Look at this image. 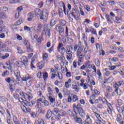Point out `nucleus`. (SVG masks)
I'll return each mask as SVG.
<instances>
[{"mask_svg": "<svg viewBox=\"0 0 124 124\" xmlns=\"http://www.w3.org/2000/svg\"><path fill=\"white\" fill-rule=\"evenodd\" d=\"M37 76L38 78H42V73L41 72H39L37 73Z\"/></svg>", "mask_w": 124, "mask_h": 124, "instance_id": "nucleus-64", "label": "nucleus"}, {"mask_svg": "<svg viewBox=\"0 0 124 124\" xmlns=\"http://www.w3.org/2000/svg\"><path fill=\"white\" fill-rule=\"evenodd\" d=\"M23 10V7L20 6L17 8V11H16V15H19L20 14V13L21 11Z\"/></svg>", "mask_w": 124, "mask_h": 124, "instance_id": "nucleus-42", "label": "nucleus"}, {"mask_svg": "<svg viewBox=\"0 0 124 124\" xmlns=\"http://www.w3.org/2000/svg\"><path fill=\"white\" fill-rule=\"evenodd\" d=\"M24 104L25 106H27L28 107H31L33 105L32 102H29L27 100L24 101Z\"/></svg>", "mask_w": 124, "mask_h": 124, "instance_id": "nucleus-25", "label": "nucleus"}, {"mask_svg": "<svg viewBox=\"0 0 124 124\" xmlns=\"http://www.w3.org/2000/svg\"><path fill=\"white\" fill-rule=\"evenodd\" d=\"M89 85H88V84H87V83H84L83 84H81V85H80V87H82L83 89V90H87L88 88H89Z\"/></svg>", "mask_w": 124, "mask_h": 124, "instance_id": "nucleus-38", "label": "nucleus"}, {"mask_svg": "<svg viewBox=\"0 0 124 124\" xmlns=\"http://www.w3.org/2000/svg\"><path fill=\"white\" fill-rule=\"evenodd\" d=\"M72 90H75V92L78 93L79 92V87L76 85L73 84L72 85Z\"/></svg>", "mask_w": 124, "mask_h": 124, "instance_id": "nucleus-30", "label": "nucleus"}, {"mask_svg": "<svg viewBox=\"0 0 124 124\" xmlns=\"http://www.w3.org/2000/svg\"><path fill=\"white\" fill-rule=\"evenodd\" d=\"M21 109L23 110V112L26 114L31 112V108H27L24 105L21 106Z\"/></svg>", "mask_w": 124, "mask_h": 124, "instance_id": "nucleus-21", "label": "nucleus"}, {"mask_svg": "<svg viewBox=\"0 0 124 124\" xmlns=\"http://www.w3.org/2000/svg\"><path fill=\"white\" fill-rule=\"evenodd\" d=\"M117 48L118 49V51H120V52H121L122 53H124V47H121V46H119Z\"/></svg>", "mask_w": 124, "mask_h": 124, "instance_id": "nucleus-59", "label": "nucleus"}, {"mask_svg": "<svg viewBox=\"0 0 124 124\" xmlns=\"http://www.w3.org/2000/svg\"><path fill=\"white\" fill-rule=\"evenodd\" d=\"M60 4L62 5V6H63V12L65 15H66V8L65 7V5H64V3L62 1L60 2Z\"/></svg>", "mask_w": 124, "mask_h": 124, "instance_id": "nucleus-34", "label": "nucleus"}, {"mask_svg": "<svg viewBox=\"0 0 124 124\" xmlns=\"http://www.w3.org/2000/svg\"><path fill=\"white\" fill-rule=\"evenodd\" d=\"M90 31L92 34H95V35H97V33L96 32V30L93 27H90Z\"/></svg>", "mask_w": 124, "mask_h": 124, "instance_id": "nucleus-28", "label": "nucleus"}, {"mask_svg": "<svg viewBox=\"0 0 124 124\" xmlns=\"http://www.w3.org/2000/svg\"><path fill=\"white\" fill-rule=\"evenodd\" d=\"M47 51L50 54H51V53L54 51V46H52L50 48H48Z\"/></svg>", "mask_w": 124, "mask_h": 124, "instance_id": "nucleus-53", "label": "nucleus"}, {"mask_svg": "<svg viewBox=\"0 0 124 124\" xmlns=\"http://www.w3.org/2000/svg\"><path fill=\"white\" fill-rule=\"evenodd\" d=\"M84 49V46H82L81 42H79L78 45H75L74 47V51L76 52V56L79 60H83L84 55L81 54Z\"/></svg>", "mask_w": 124, "mask_h": 124, "instance_id": "nucleus-3", "label": "nucleus"}, {"mask_svg": "<svg viewBox=\"0 0 124 124\" xmlns=\"http://www.w3.org/2000/svg\"><path fill=\"white\" fill-rule=\"evenodd\" d=\"M78 100H79V97H78L76 95H73L72 97V101L73 102H77Z\"/></svg>", "mask_w": 124, "mask_h": 124, "instance_id": "nucleus-36", "label": "nucleus"}, {"mask_svg": "<svg viewBox=\"0 0 124 124\" xmlns=\"http://www.w3.org/2000/svg\"><path fill=\"white\" fill-rule=\"evenodd\" d=\"M85 124H93V120L90 117V116L87 115V118L85 121Z\"/></svg>", "mask_w": 124, "mask_h": 124, "instance_id": "nucleus-23", "label": "nucleus"}, {"mask_svg": "<svg viewBox=\"0 0 124 124\" xmlns=\"http://www.w3.org/2000/svg\"><path fill=\"white\" fill-rule=\"evenodd\" d=\"M51 95H52L46 94V96H47V97H48V100H49V101H50V102H51V103H55L56 100L55 99V98L52 97V96H51Z\"/></svg>", "mask_w": 124, "mask_h": 124, "instance_id": "nucleus-24", "label": "nucleus"}, {"mask_svg": "<svg viewBox=\"0 0 124 124\" xmlns=\"http://www.w3.org/2000/svg\"><path fill=\"white\" fill-rule=\"evenodd\" d=\"M36 60V55H34L32 58L31 62V66L33 65V63L35 62Z\"/></svg>", "mask_w": 124, "mask_h": 124, "instance_id": "nucleus-43", "label": "nucleus"}, {"mask_svg": "<svg viewBox=\"0 0 124 124\" xmlns=\"http://www.w3.org/2000/svg\"><path fill=\"white\" fill-rule=\"evenodd\" d=\"M58 14L59 15L60 17H62V16H63V12L62 11V9H59Z\"/></svg>", "mask_w": 124, "mask_h": 124, "instance_id": "nucleus-41", "label": "nucleus"}, {"mask_svg": "<svg viewBox=\"0 0 124 124\" xmlns=\"http://www.w3.org/2000/svg\"><path fill=\"white\" fill-rule=\"evenodd\" d=\"M23 81H28V80H30L28 82H26V85L27 87H30L31 86V84L33 83L34 81V78L29 75H25V77L22 78Z\"/></svg>", "mask_w": 124, "mask_h": 124, "instance_id": "nucleus-4", "label": "nucleus"}, {"mask_svg": "<svg viewBox=\"0 0 124 124\" xmlns=\"http://www.w3.org/2000/svg\"><path fill=\"white\" fill-rule=\"evenodd\" d=\"M107 111L110 116H112V115H113V109L111 108L110 107H108L107 108Z\"/></svg>", "mask_w": 124, "mask_h": 124, "instance_id": "nucleus-40", "label": "nucleus"}, {"mask_svg": "<svg viewBox=\"0 0 124 124\" xmlns=\"http://www.w3.org/2000/svg\"><path fill=\"white\" fill-rule=\"evenodd\" d=\"M23 44L26 46V48L29 50V51H32V49H31V44H30V42H29V41L27 40H25L23 41Z\"/></svg>", "mask_w": 124, "mask_h": 124, "instance_id": "nucleus-13", "label": "nucleus"}, {"mask_svg": "<svg viewBox=\"0 0 124 124\" xmlns=\"http://www.w3.org/2000/svg\"><path fill=\"white\" fill-rule=\"evenodd\" d=\"M6 11H8V8L6 7H3L0 8V18H5L6 14L4 12Z\"/></svg>", "mask_w": 124, "mask_h": 124, "instance_id": "nucleus-8", "label": "nucleus"}, {"mask_svg": "<svg viewBox=\"0 0 124 124\" xmlns=\"http://www.w3.org/2000/svg\"><path fill=\"white\" fill-rule=\"evenodd\" d=\"M63 44L62 43H60L57 47V50L59 53H61V49L63 48Z\"/></svg>", "mask_w": 124, "mask_h": 124, "instance_id": "nucleus-32", "label": "nucleus"}, {"mask_svg": "<svg viewBox=\"0 0 124 124\" xmlns=\"http://www.w3.org/2000/svg\"><path fill=\"white\" fill-rule=\"evenodd\" d=\"M42 103H43L45 106H49V102L45 99V98H44V100L42 101Z\"/></svg>", "mask_w": 124, "mask_h": 124, "instance_id": "nucleus-46", "label": "nucleus"}, {"mask_svg": "<svg viewBox=\"0 0 124 124\" xmlns=\"http://www.w3.org/2000/svg\"><path fill=\"white\" fill-rule=\"evenodd\" d=\"M85 81L87 82L86 84H87V85H88L89 87H91V85L90 84H91V79L86 78Z\"/></svg>", "mask_w": 124, "mask_h": 124, "instance_id": "nucleus-58", "label": "nucleus"}, {"mask_svg": "<svg viewBox=\"0 0 124 124\" xmlns=\"http://www.w3.org/2000/svg\"><path fill=\"white\" fill-rule=\"evenodd\" d=\"M52 2H53V0H46V4L48 6L50 5Z\"/></svg>", "mask_w": 124, "mask_h": 124, "instance_id": "nucleus-61", "label": "nucleus"}, {"mask_svg": "<svg viewBox=\"0 0 124 124\" xmlns=\"http://www.w3.org/2000/svg\"><path fill=\"white\" fill-rule=\"evenodd\" d=\"M20 95L22 97L25 98V99H29V100H31V99L32 98V94L31 92H27V93L20 92Z\"/></svg>", "mask_w": 124, "mask_h": 124, "instance_id": "nucleus-6", "label": "nucleus"}, {"mask_svg": "<svg viewBox=\"0 0 124 124\" xmlns=\"http://www.w3.org/2000/svg\"><path fill=\"white\" fill-rule=\"evenodd\" d=\"M66 114V112L63 110H59V116H64Z\"/></svg>", "mask_w": 124, "mask_h": 124, "instance_id": "nucleus-51", "label": "nucleus"}, {"mask_svg": "<svg viewBox=\"0 0 124 124\" xmlns=\"http://www.w3.org/2000/svg\"><path fill=\"white\" fill-rule=\"evenodd\" d=\"M76 122L78 123V124H82L83 121H82V119L81 118L77 117L76 118Z\"/></svg>", "mask_w": 124, "mask_h": 124, "instance_id": "nucleus-47", "label": "nucleus"}, {"mask_svg": "<svg viewBox=\"0 0 124 124\" xmlns=\"http://www.w3.org/2000/svg\"><path fill=\"white\" fill-rule=\"evenodd\" d=\"M72 81V79L71 78H69L68 79L67 81L65 82V86L66 88V89H69L70 87L71 86V82Z\"/></svg>", "mask_w": 124, "mask_h": 124, "instance_id": "nucleus-20", "label": "nucleus"}, {"mask_svg": "<svg viewBox=\"0 0 124 124\" xmlns=\"http://www.w3.org/2000/svg\"><path fill=\"white\" fill-rule=\"evenodd\" d=\"M43 25L42 23H38L37 29L36 30V32L37 33H40L41 32V30H42V27Z\"/></svg>", "mask_w": 124, "mask_h": 124, "instance_id": "nucleus-17", "label": "nucleus"}, {"mask_svg": "<svg viewBox=\"0 0 124 124\" xmlns=\"http://www.w3.org/2000/svg\"><path fill=\"white\" fill-rule=\"evenodd\" d=\"M102 101L103 103H106L107 105H110V103H109V102H108V101H107V99L105 97L103 98Z\"/></svg>", "mask_w": 124, "mask_h": 124, "instance_id": "nucleus-48", "label": "nucleus"}, {"mask_svg": "<svg viewBox=\"0 0 124 124\" xmlns=\"http://www.w3.org/2000/svg\"><path fill=\"white\" fill-rule=\"evenodd\" d=\"M114 11H115L116 12V13H117V14L119 17H124V11H122V10H121L120 9H115Z\"/></svg>", "mask_w": 124, "mask_h": 124, "instance_id": "nucleus-15", "label": "nucleus"}, {"mask_svg": "<svg viewBox=\"0 0 124 124\" xmlns=\"http://www.w3.org/2000/svg\"><path fill=\"white\" fill-rule=\"evenodd\" d=\"M105 95L106 97H107V98H108V99L111 98V94H110L108 93H105Z\"/></svg>", "mask_w": 124, "mask_h": 124, "instance_id": "nucleus-60", "label": "nucleus"}, {"mask_svg": "<svg viewBox=\"0 0 124 124\" xmlns=\"http://www.w3.org/2000/svg\"><path fill=\"white\" fill-rule=\"evenodd\" d=\"M60 25H61V26H65V25L66 24V21H65L63 19L60 20Z\"/></svg>", "mask_w": 124, "mask_h": 124, "instance_id": "nucleus-49", "label": "nucleus"}, {"mask_svg": "<svg viewBox=\"0 0 124 124\" xmlns=\"http://www.w3.org/2000/svg\"><path fill=\"white\" fill-rule=\"evenodd\" d=\"M37 94L38 95V97H40L39 99H42V98H45V97L43 95H42V93L41 92H37Z\"/></svg>", "mask_w": 124, "mask_h": 124, "instance_id": "nucleus-45", "label": "nucleus"}, {"mask_svg": "<svg viewBox=\"0 0 124 124\" xmlns=\"http://www.w3.org/2000/svg\"><path fill=\"white\" fill-rule=\"evenodd\" d=\"M118 105L119 106H121V105H123V100H122L121 99H118Z\"/></svg>", "mask_w": 124, "mask_h": 124, "instance_id": "nucleus-63", "label": "nucleus"}, {"mask_svg": "<svg viewBox=\"0 0 124 124\" xmlns=\"http://www.w3.org/2000/svg\"><path fill=\"white\" fill-rule=\"evenodd\" d=\"M114 22H115V23H116V24H120V23H121V22H122V19H121V18L117 16L115 17Z\"/></svg>", "mask_w": 124, "mask_h": 124, "instance_id": "nucleus-37", "label": "nucleus"}, {"mask_svg": "<svg viewBox=\"0 0 124 124\" xmlns=\"http://www.w3.org/2000/svg\"><path fill=\"white\" fill-rule=\"evenodd\" d=\"M15 76L16 78V80L17 84H19L20 81L22 79L21 78V74H20V71L16 70L15 71Z\"/></svg>", "mask_w": 124, "mask_h": 124, "instance_id": "nucleus-10", "label": "nucleus"}, {"mask_svg": "<svg viewBox=\"0 0 124 124\" xmlns=\"http://www.w3.org/2000/svg\"><path fill=\"white\" fill-rule=\"evenodd\" d=\"M79 13L80 15H82V16H85V12H84V11H83V9L81 8H79Z\"/></svg>", "mask_w": 124, "mask_h": 124, "instance_id": "nucleus-54", "label": "nucleus"}, {"mask_svg": "<svg viewBox=\"0 0 124 124\" xmlns=\"http://www.w3.org/2000/svg\"><path fill=\"white\" fill-rule=\"evenodd\" d=\"M42 58H43V61H46V62H47V59H48V54L44 53L42 56Z\"/></svg>", "mask_w": 124, "mask_h": 124, "instance_id": "nucleus-39", "label": "nucleus"}, {"mask_svg": "<svg viewBox=\"0 0 124 124\" xmlns=\"http://www.w3.org/2000/svg\"><path fill=\"white\" fill-rule=\"evenodd\" d=\"M80 112H79V115L80 117L82 118H85V112H84V110H83V108H79Z\"/></svg>", "mask_w": 124, "mask_h": 124, "instance_id": "nucleus-31", "label": "nucleus"}, {"mask_svg": "<svg viewBox=\"0 0 124 124\" xmlns=\"http://www.w3.org/2000/svg\"><path fill=\"white\" fill-rule=\"evenodd\" d=\"M106 91L107 92H108V93H111V92H113V88H112L109 86H107L106 87Z\"/></svg>", "mask_w": 124, "mask_h": 124, "instance_id": "nucleus-44", "label": "nucleus"}, {"mask_svg": "<svg viewBox=\"0 0 124 124\" xmlns=\"http://www.w3.org/2000/svg\"><path fill=\"white\" fill-rule=\"evenodd\" d=\"M7 123L8 124H13V122L12 121V120L10 118H8L7 119Z\"/></svg>", "mask_w": 124, "mask_h": 124, "instance_id": "nucleus-57", "label": "nucleus"}, {"mask_svg": "<svg viewBox=\"0 0 124 124\" xmlns=\"http://www.w3.org/2000/svg\"><path fill=\"white\" fill-rule=\"evenodd\" d=\"M2 32H3V29L2 27H1L0 28V38H3L4 37H5L4 33Z\"/></svg>", "mask_w": 124, "mask_h": 124, "instance_id": "nucleus-29", "label": "nucleus"}, {"mask_svg": "<svg viewBox=\"0 0 124 124\" xmlns=\"http://www.w3.org/2000/svg\"><path fill=\"white\" fill-rule=\"evenodd\" d=\"M105 18L107 19V22H108L109 23L112 22V17H111V16H109L107 14H106Z\"/></svg>", "mask_w": 124, "mask_h": 124, "instance_id": "nucleus-33", "label": "nucleus"}, {"mask_svg": "<svg viewBox=\"0 0 124 124\" xmlns=\"http://www.w3.org/2000/svg\"><path fill=\"white\" fill-rule=\"evenodd\" d=\"M13 120L15 124H22L20 121L18 120L17 117L15 116H13Z\"/></svg>", "mask_w": 124, "mask_h": 124, "instance_id": "nucleus-26", "label": "nucleus"}, {"mask_svg": "<svg viewBox=\"0 0 124 124\" xmlns=\"http://www.w3.org/2000/svg\"><path fill=\"white\" fill-rule=\"evenodd\" d=\"M17 51L19 54H23V50L20 47H17Z\"/></svg>", "mask_w": 124, "mask_h": 124, "instance_id": "nucleus-62", "label": "nucleus"}, {"mask_svg": "<svg viewBox=\"0 0 124 124\" xmlns=\"http://www.w3.org/2000/svg\"><path fill=\"white\" fill-rule=\"evenodd\" d=\"M42 32L43 34H46V35H47L48 37H50V36H51V31H50V29H47L46 30V29H43Z\"/></svg>", "mask_w": 124, "mask_h": 124, "instance_id": "nucleus-19", "label": "nucleus"}, {"mask_svg": "<svg viewBox=\"0 0 124 124\" xmlns=\"http://www.w3.org/2000/svg\"><path fill=\"white\" fill-rule=\"evenodd\" d=\"M6 68H7V69H9V70H11V65H10V64H9L8 63H6L5 64Z\"/></svg>", "mask_w": 124, "mask_h": 124, "instance_id": "nucleus-56", "label": "nucleus"}, {"mask_svg": "<svg viewBox=\"0 0 124 124\" xmlns=\"http://www.w3.org/2000/svg\"><path fill=\"white\" fill-rule=\"evenodd\" d=\"M122 115L120 114L117 115V118L116 119L117 122H120V121H122Z\"/></svg>", "mask_w": 124, "mask_h": 124, "instance_id": "nucleus-52", "label": "nucleus"}, {"mask_svg": "<svg viewBox=\"0 0 124 124\" xmlns=\"http://www.w3.org/2000/svg\"><path fill=\"white\" fill-rule=\"evenodd\" d=\"M0 49H1L2 51H3V52H11L10 49H8L6 47V45L3 44L1 41H0Z\"/></svg>", "mask_w": 124, "mask_h": 124, "instance_id": "nucleus-9", "label": "nucleus"}, {"mask_svg": "<svg viewBox=\"0 0 124 124\" xmlns=\"http://www.w3.org/2000/svg\"><path fill=\"white\" fill-rule=\"evenodd\" d=\"M46 118L47 119H50V118H52V117H53V116H54L53 115V113L52 112V111L51 110V109H49L47 112L46 114Z\"/></svg>", "mask_w": 124, "mask_h": 124, "instance_id": "nucleus-27", "label": "nucleus"}, {"mask_svg": "<svg viewBox=\"0 0 124 124\" xmlns=\"http://www.w3.org/2000/svg\"><path fill=\"white\" fill-rule=\"evenodd\" d=\"M91 68L94 70V72L96 73V67L94 64H92L91 66Z\"/></svg>", "mask_w": 124, "mask_h": 124, "instance_id": "nucleus-55", "label": "nucleus"}, {"mask_svg": "<svg viewBox=\"0 0 124 124\" xmlns=\"http://www.w3.org/2000/svg\"><path fill=\"white\" fill-rule=\"evenodd\" d=\"M34 15H35L34 14V12H31L28 13L27 21H28L29 22H31V21H32V19L34 18Z\"/></svg>", "mask_w": 124, "mask_h": 124, "instance_id": "nucleus-11", "label": "nucleus"}, {"mask_svg": "<svg viewBox=\"0 0 124 124\" xmlns=\"http://www.w3.org/2000/svg\"><path fill=\"white\" fill-rule=\"evenodd\" d=\"M59 31L60 35H62V32L64 31V29H63V27L62 26H59Z\"/></svg>", "mask_w": 124, "mask_h": 124, "instance_id": "nucleus-35", "label": "nucleus"}, {"mask_svg": "<svg viewBox=\"0 0 124 124\" xmlns=\"http://www.w3.org/2000/svg\"><path fill=\"white\" fill-rule=\"evenodd\" d=\"M65 52L66 54H67V55H66L67 60H68V61H70V60L72 59V51L67 49V50H66Z\"/></svg>", "mask_w": 124, "mask_h": 124, "instance_id": "nucleus-12", "label": "nucleus"}, {"mask_svg": "<svg viewBox=\"0 0 124 124\" xmlns=\"http://www.w3.org/2000/svg\"><path fill=\"white\" fill-rule=\"evenodd\" d=\"M68 9L67 10V14H70L71 17H73L76 21H79L80 18L79 16L80 15V13L78 10L76 9L75 8H73L70 5V4H67ZM71 8H72L71 10Z\"/></svg>", "mask_w": 124, "mask_h": 124, "instance_id": "nucleus-2", "label": "nucleus"}, {"mask_svg": "<svg viewBox=\"0 0 124 124\" xmlns=\"http://www.w3.org/2000/svg\"><path fill=\"white\" fill-rule=\"evenodd\" d=\"M58 23V19L56 18H52L50 21V26L51 27H54L56 24Z\"/></svg>", "mask_w": 124, "mask_h": 124, "instance_id": "nucleus-22", "label": "nucleus"}, {"mask_svg": "<svg viewBox=\"0 0 124 124\" xmlns=\"http://www.w3.org/2000/svg\"><path fill=\"white\" fill-rule=\"evenodd\" d=\"M44 100V98L43 97L42 99H38L37 100V107L39 109L42 107V101Z\"/></svg>", "mask_w": 124, "mask_h": 124, "instance_id": "nucleus-16", "label": "nucleus"}, {"mask_svg": "<svg viewBox=\"0 0 124 124\" xmlns=\"http://www.w3.org/2000/svg\"><path fill=\"white\" fill-rule=\"evenodd\" d=\"M34 13L40 20H43L45 22L48 20V17H49V11H48V9L45 8L42 11L39 9H35Z\"/></svg>", "mask_w": 124, "mask_h": 124, "instance_id": "nucleus-1", "label": "nucleus"}, {"mask_svg": "<svg viewBox=\"0 0 124 124\" xmlns=\"http://www.w3.org/2000/svg\"><path fill=\"white\" fill-rule=\"evenodd\" d=\"M123 86H124V80L115 82L114 84H113V86L114 89H116L115 90V92L117 94H118V90H119L120 87H123Z\"/></svg>", "mask_w": 124, "mask_h": 124, "instance_id": "nucleus-5", "label": "nucleus"}, {"mask_svg": "<svg viewBox=\"0 0 124 124\" xmlns=\"http://www.w3.org/2000/svg\"><path fill=\"white\" fill-rule=\"evenodd\" d=\"M114 81V78L113 77H110L107 79L108 83H111Z\"/></svg>", "mask_w": 124, "mask_h": 124, "instance_id": "nucleus-50", "label": "nucleus"}, {"mask_svg": "<svg viewBox=\"0 0 124 124\" xmlns=\"http://www.w3.org/2000/svg\"><path fill=\"white\" fill-rule=\"evenodd\" d=\"M82 39L84 41L86 47H88V45H89L88 44V38L86 36V34H85V33H82Z\"/></svg>", "mask_w": 124, "mask_h": 124, "instance_id": "nucleus-18", "label": "nucleus"}, {"mask_svg": "<svg viewBox=\"0 0 124 124\" xmlns=\"http://www.w3.org/2000/svg\"><path fill=\"white\" fill-rule=\"evenodd\" d=\"M47 92L48 93L46 94L52 95L53 94V85L51 84L47 85Z\"/></svg>", "mask_w": 124, "mask_h": 124, "instance_id": "nucleus-14", "label": "nucleus"}, {"mask_svg": "<svg viewBox=\"0 0 124 124\" xmlns=\"http://www.w3.org/2000/svg\"><path fill=\"white\" fill-rule=\"evenodd\" d=\"M52 113V117L50 119V121H54L55 119H56V116H60V110L59 108H55L53 109L52 111H51Z\"/></svg>", "mask_w": 124, "mask_h": 124, "instance_id": "nucleus-7", "label": "nucleus"}]
</instances>
